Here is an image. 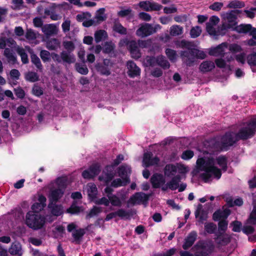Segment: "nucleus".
I'll return each mask as SVG.
<instances>
[{"label": "nucleus", "instance_id": "nucleus-1", "mask_svg": "<svg viewBox=\"0 0 256 256\" xmlns=\"http://www.w3.org/2000/svg\"><path fill=\"white\" fill-rule=\"evenodd\" d=\"M256 132V116L248 122H244L238 126V132H227L222 137H216L204 142L203 153L209 154L199 158L196 161L198 169L200 178L206 182L214 179L219 180L222 172L227 169V158L223 156L214 158L212 155L221 150H226L228 147L232 146L238 140H245L252 137Z\"/></svg>", "mask_w": 256, "mask_h": 256}, {"label": "nucleus", "instance_id": "nucleus-2", "mask_svg": "<svg viewBox=\"0 0 256 256\" xmlns=\"http://www.w3.org/2000/svg\"><path fill=\"white\" fill-rule=\"evenodd\" d=\"M190 170L189 168L181 163L170 164H166L164 170V175L168 178H172L168 182L169 189L176 190L178 187V184L183 176H185Z\"/></svg>", "mask_w": 256, "mask_h": 256}, {"label": "nucleus", "instance_id": "nucleus-3", "mask_svg": "<svg viewBox=\"0 0 256 256\" xmlns=\"http://www.w3.org/2000/svg\"><path fill=\"white\" fill-rule=\"evenodd\" d=\"M46 222L44 216L34 212H28L26 216L25 222L26 226L34 230L42 228Z\"/></svg>", "mask_w": 256, "mask_h": 256}, {"label": "nucleus", "instance_id": "nucleus-4", "mask_svg": "<svg viewBox=\"0 0 256 256\" xmlns=\"http://www.w3.org/2000/svg\"><path fill=\"white\" fill-rule=\"evenodd\" d=\"M241 11L238 10H232L221 14L222 28L223 30L233 29L237 24L238 16Z\"/></svg>", "mask_w": 256, "mask_h": 256}, {"label": "nucleus", "instance_id": "nucleus-5", "mask_svg": "<svg viewBox=\"0 0 256 256\" xmlns=\"http://www.w3.org/2000/svg\"><path fill=\"white\" fill-rule=\"evenodd\" d=\"M124 160V156L122 154H119L114 160L113 163L110 166H107L104 170L102 174L99 176V180L104 181L106 184L110 182L115 175L114 168L120 164Z\"/></svg>", "mask_w": 256, "mask_h": 256}, {"label": "nucleus", "instance_id": "nucleus-6", "mask_svg": "<svg viewBox=\"0 0 256 256\" xmlns=\"http://www.w3.org/2000/svg\"><path fill=\"white\" fill-rule=\"evenodd\" d=\"M161 28V26L158 24L154 25L148 23H144L139 26L136 34L137 36L144 38L156 32Z\"/></svg>", "mask_w": 256, "mask_h": 256}, {"label": "nucleus", "instance_id": "nucleus-7", "mask_svg": "<svg viewBox=\"0 0 256 256\" xmlns=\"http://www.w3.org/2000/svg\"><path fill=\"white\" fill-rule=\"evenodd\" d=\"M220 22V18L218 16H211L209 21L206 24V30L208 34L214 38H218L220 36H224L225 34L222 28L220 30L217 28V24Z\"/></svg>", "mask_w": 256, "mask_h": 256}, {"label": "nucleus", "instance_id": "nucleus-8", "mask_svg": "<svg viewBox=\"0 0 256 256\" xmlns=\"http://www.w3.org/2000/svg\"><path fill=\"white\" fill-rule=\"evenodd\" d=\"M138 6L143 10L146 12L158 11L160 10L162 5L152 1L144 0L138 3Z\"/></svg>", "mask_w": 256, "mask_h": 256}, {"label": "nucleus", "instance_id": "nucleus-9", "mask_svg": "<svg viewBox=\"0 0 256 256\" xmlns=\"http://www.w3.org/2000/svg\"><path fill=\"white\" fill-rule=\"evenodd\" d=\"M149 196L144 192H136L128 200V204L133 205L146 202Z\"/></svg>", "mask_w": 256, "mask_h": 256}, {"label": "nucleus", "instance_id": "nucleus-10", "mask_svg": "<svg viewBox=\"0 0 256 256\" xmlns=\"http://www.w3.org/2000/svg\"><path fill=\"white\" fill-rule=\"evenodd\" d=\"M100 171V165L98 164H94L88 170H85L82 172V176L84 178L90 179L98 175Z\"/></svg>", "mask_w": 256, "mask_h": 256}, {"label": "nucleus", "instance_id": "nucleus-11", "mask_svg": "<svg viewBox=\"0 0 256 256\" xmlns=\"http://www.w3.org/2000/svg\"><path fill=\"white\" fill-rule=\"evenodd\" d=\"M228 44L223 42L216 47L212 48L209 50V54L214 56H224L226 51L228 50Z\"/></svg>", "mask_w": 256, "mask_h": 256}, {"label": "nucleus", "instance_id": "nucleus-12", "mask_svg": "<svg viewBox=\"0 0 256 256\" xmlns=\"http://www.w3.org/2000/svg\"><path fill=\"white\" fill-rule=\"evenodd\" d=\"M180 56L187 66H190L196 61L194 54L192 52V48L188 50L182 51Z\"/></svg>", "mask_w": 256, "mask_h": 256}, {"label": "nucleus", "instance_id": "nucleus-13", "mask_svg": "<svg viewBox=\"0 0 256 256\" xmlns=\"http://www.w3.org/2000/svg\"><path fill=\"white\" fill-rule=\"evenodd\" d=\"M159 162V158L157 156H153L151 152H146L144 154L142 162L146 167L156 165Z\"/></svg>", "mask_w": 256, "mask_h": 256}, {"label": "nucleus", "instance_id": "nucleus-14", "mask_svg": "<svg viewBox=\"0 0 256 256\" xmlns=\"http://www.w3.org/2000/svg\"><path fill=\"white\" fill-rule=\"evenodd\" d=\"M46 198L42 194L40 195L38 198V202L34 203L32 206V212L38 214L46 206Z\"/></svg>", "mask_w": 256, "mask_h": 256}, {"label": "nucleus", "instance_id": "nucleus-15", "mask_svg": "<svg viewBox=\"0 0 256 256\" xmlns=\"http://www.w3.org/2000/svg\"><path fill=\"white\" fill-rule=\"evenodd\" d=\"M64 190L54 188L50 190L48 194L49 202H56L63 196Z\"/></svg>", "mask_w": 256, "mask_h": 256}, {"label": "nucleus", "instance_id": "nucleus-16", "mask_svg": "<svg viewBox=\"0 0 256 256\" xmlns=\"http://www.w3.org/2000/svg\"><path fill=\"white\" fill-rule=\"evenodd\" d=\"M126 66L128 69V74L130 77L134 78L140 74V70L134 62L128 61Z\"/></svg>", "mask_w": 256, "mask_h": 256}, {"label": "nucleus", "instance_id": "nucleus-17", "mask_svg": "<svg viewBox=\"0 0 256 256\" xmlns=\"http://www.w3.org/2000/svg\"><path fill=\"white\" fill-rule=\"evenodd\" d=\"M48 209L54 216H58L63 214V208L61 204H57L56 202H49Z\"/></svg>", "mask_w": 256, "mask_h": 256}, {"label": "nucleus", "instance_id": "nucleus-18", "mask_svg": "<svg viewBox=\"0 0 256 256\" xmlns=\"http://www.w3.org/2000/svg\"><path fill=\"white\" fill-rule=\"evenodd\" d=\"M150 182L153 188H158L164 184L165 179L162 174H154L152 176Z\"/></svg>", "mask_w": 256, "mask_h": 256}, {"label": "nucleus", "instance_id": "nucleus-19", "mask_svg": "<svg viewBox=\"0 0 256 256\" xmlns=\"http://www.w3.org/2000/svg\"><path fill=\"white\" fill-rule=\"evenodd\" d=\"M42 30L46 36L57 34L58 28L54 24H46L42 28Z\"/></svg>", "mask_w": 256, "mask_h": 256}, {"label": "nucleus", "instance_id": "nucleus-20", "mask_svg": "<svg viewBox=\"0 0 256 256\" xmlns=\"http://www.w3.org/2000/svg\"><path fill=\"white\" fill-rule=\"evenodd\" d=\"M197 237V233L194 231L191 232L184 240L182 248L184 250H188L194 244Z\"/></svg>", "mask_w": 256, "mask_h": 256}, {"label": "nucleus", "instance_id": "nucleus-21", "mask_svg": "<svg viewBox=\"0 0 256 256\" xmlns=\"http://www.w3.org/2000/svg\"><path fill=\"white\" fill-rule=\"evenodd\" d=\"M208 214V212L207 210H204L202 206L199 204L195 212L196 218H198V222L201 223H203L204 221L207 220Z\"/></svg>", "mask_w": 256, "mask_h": 256}, {"label": "nucleus", "instance_id": "nucleus-22", "mask_svg": "<svg viewBox=\"0 0 256 256\" xmlns=\"http://www.w3.org/2000/svg\"><path fill=\"white\" fill-rule=\"evenodd\" d=\"M62 62L68 64H73L76 62V58L74 54L70 52L64 50L61 52Z\"/></svg>", "mask_w": 256, "mask_h": 256}, {"label": "nucleus", "instance_id": "nucleus-23", "mask_svg": "<svg viewBox=\"0 0 256 256\" xmlns=\"http://www.w3.org/2000/svg\"><path fill=\"white\" fill-rule=\"evenodd\" d=\"M86 190L89 198L94 200L96 198L98 193L97 188L94 183H88L86 186Z\"/></svg>", "mask_w": 256, "mask_h": 256}, {"label": "nucleus", "instance_id": "nucleus-24", "mask_svg": "<svg viewBox=\"0 0 256 256\" xmlns=\"http://www.w3.org/2000/svg\"><path fill=\"white\" fill-rule=\"evenodd\" d=\"M9 252L11 254L21 256L23 252L20 243L18 242H13L9 248Z\"/></svg>", "mask_w": 256, "mask_h": 256}, {"label": "nucleus", "instance_id": "nucleus-25", "mask_svg": "<svg viewBox=\"0 0 256 256\" xmlns=\"http://www.w3.org/2000/svg\"><path fill=\"white\" fill-rule=\"evenodd\" d=\"M230 214V210L228 209H226L223 211L216 210L213 214L212 218L214 221H218L222 218L226 219Z\"/></svg>", "mask_w": 256, "mask_h": 256}, {"label": "nucleus", "instance_id": "nucleus-26", "mask_svg": "<svg viewBox=\"0 0 256 256\" xmlns=\"http://www.w3.org/2000/svg\"><path fill=\"white\" fill-rule=\"evenodd\" d=\"M215 67L214 62L206 60L202 62L200 66V70L202 72H208L213 70Z\"/></svg>", "mask_w": 256, "mask_h": 256}, {"label": "nucleus", "instance_id": "nucleus-27", "mask_svg": "<svg viewBox=\"0 0 256 256\" xmlns=\"http://www.w3.org/2000/svg\"><path fill=\"white\" fill-rule=\"evenodd\" d=\"M253 28L250 24H241L239 26H236L233 29L238 33L246 34L249 32L250 34Z\"/></svg>", "mask_w": 256, "mask_h": 256}, {"label": "nucleus", "instance_id": "nucleus-28", "mask_svg": "<svg viewBox=\"0 0 256 256\" xmlns=\"http://www.w3.org/2000/svg\"><path fill=\"white\" fill-rule=\"evenodd\" d=\"M131 170L129 166L122 165L118 168V176L121 178H128V175L130 173Z\"/></svg>", "mask_w": 256, "mask_h": 256}, {"label": "nucleus", "instance_id": "nucleus-29", "mask_svg": "<svg viewBox=\"0 0 256 256\" xmlns=\"http://www.w3.org/2000/svg\"><path fill=\"white\" fill-rule=\"evenodd\" d=\"M184 32V28L182 26L174 24L170 28V34L172 36H176L181 35Z\"/></svg>", "mask_w": 256, "mask_h": 256}, {"label": "nucleus", "instance_id": "nucleus-30", "mask_svg": "<svg viewBox=\"0 0 256 256\" xmlns=\"http://www.w3.org/2000/svg\"><path fill=\"white\" fill-rule=\"evenodd\" d=\"M105 10L104 8H100L98 10H97L96 16L94 18L95 20L96 24H98L99 23L104 21L106 17V14H104Z\"/></svg>", "mask_w": 256, "mask_h": 256}, {"label": "nucleus", "instance_id": "nucleus-31", "mask_svg": "<svg viewBox=\"0 0 256 256\" xmlns=\"http://www.w3.org/2000/svg\"><path fill=\"white\" fill-rule=\"evenodd\" d=\"M156 64L160 66L164 69L168 68L170 64L166 58L162 56H158L156 58Z\"/></svg>", "mask_w": 256, "mask_h": 256}, {"label": "nucleus", "instance_id": "nucleus-32", "mask_svg": "<svg viewBox=\"0 0 256 256\" xmlns=\"http://www.w3.org/2000/svg\"><path fill=\"white\" fill-rule=\"evenodd\" d=\"M66 177H60L58 178L56 181L53 183V184L56 188H61L64 190V189L66 186Z\"/></svg>", "mask_w": 256, "mask_h": 256}, {"label": "nucleus", "instance_id": "nucleus-33", "mask_svg": "<svg viewBox=\"0 0 256 256\" xmlns=\"http://www.w3.org/2000/svg\"><path fill=\"white\" fill-rule=\"evenodd\" d=\"M60 46V42L56 38L49 40L46 42V48L50 50H55Z\"/></svg>", "mask_w": 256, "mask_h": 256}, {"label": "nucleus", "instance_id": "nucleus-34", "mask_svg": "<svg viewBox=\"0 0 256 256\" xmlns=\"http://www.w3.org/2000/svg\"><path fill=\"white\" fill-rule=\"evenodd\" d=\"M129 182L128 178H116L111 184V186L114 188L126 186Z\"/></svg>", "mask_w": 256, "mask_h": 256}, {"label": "nucleus", "instance_id": "nucleus-35", "mask_svg": "<svg viewBox=\"0 0 256 256\" xmlns=\"http://www.w3.org/2000/svg\"><path fill=\"white\" fill-rule=\"evenodd\" d=\"M108 37L106 32L104 30H98L94 34V39L96 43L100 42Z\"/></svg>", "mask_w": 256, "mask_h": 256}, {"label": "nucleus", "instance_id": "nucleus-36", "mask_svg": "<svg viewBox=\"0 0 256 256\" xmlns=\"http://www.w3.org/2000/svg\"><path fill=\"white\" fill-rule=\"evenodd\" d=\"M85 234V230L83 228L76 230L72 232V236L75 242H79Z\"/></svg>", "mask_w": 256, "mask_h": 256}, {"label": "nucleus", "instance_id": "nucleus-37", "mask_svg": "<svg viewBox=\"0 0 256 256\" xmlns=\"http://www.w3.org/2000/svg\"><path fill=\"white\" fill-rule=\"evenodd\" d=\"M115 47L114 44L112 41L106 42L104 44L103 52L106 54H110L114 51Z\"/></svg>", "mask_w": 256, "mask_h": 256}, {"label": "nucleus", "instance_id": "nucleus-38", "mask_svg": "<svg viewBox=\"0 0 256 256\" xmlns=\"http://www.w3.org/2000/svg\"><path fill=\"white\" fill-rule=\"evenodd\" d=\"M4 56L7 58L8 62L14 63L16 60V58L12 52V50L8 48H5Z\"/></svg>", "mask_w": 256, "mask_h": 256}, {"label": "nucleus", "instance_id": "nucleus-39", "mask_svg": "<svg viewBox=\"0 0 256 256\" xmlns=\"http://www.w3.org/2000/svg\"><path fill=\"white\" fill-rule=\"evenodd\" d=\"M112 28L114 31L120 34H126V29L124 28L119 22H115Z\"/></svg>", "mask_w": 256, "mask_h": 256}, {"label": "nucleus", "instance_id": "nucleus-40", "mask_svg": "<svg viewBox=\"0 0 256 256\" xmlns=\"http://www.w3.org/2000/svg\"><path fill=\"white\" fill-rule=\"evenodd\" d=\"M97 70L102 75L108 76L110 74V72L108 67L104 66L102 64H98L96 66Z\"/></svg>", "mask_w": 256, "mask_h": 256}, {"label": "nucleus", "instance_id": "nucleus-41", "mask_svg": "<svg viewBox=\"0 0 256 256\" xmlns=\"http://www.w3.org/2000/svg\"><path fill=\"white\" fill-rule=\"evenodd\" d=\"M37 36L38 33L32 29H28L25 34L26 38L30 42L36 40Z\"/></svg>", "mask_w": 256, "mask_h": 256}, {"label": "nucleus", "instance_id": "nucleus-42", "mask_svg": "<svg viewBox=\"0 0 256 256\" xmlns=\"http://www.w3.org/2000/svg\"><path fill=\"white\" fill-rule=\"evenodd\" d=\"M102 208L101 207L94 206L90 211L89 213L86 216L87 218H90L95 216H98L99 214L102 212Z\"/></svg>", "mask_w": 256, "mask_h": 256}, {"label": "nucleus", "instance_id": "nucleus-43", "mask_svg": "<svg viewBox=\"0 0 256 256\" xmlns=\"http://www.w3.org/2000/svg\"><path fill=\"white\" fill-rule=\"evenodd\" d=\"M246 59L247 62L250 66L252 71L253 72H256V71L252 68V66H256V53H254L248 55L247 56Z\"/></svg>", "mask_w": 256, "mask_h": 256}, {"label": "nucleus", "instance_id": "nucleus-44", "mask_svg": "<svg viewBox=\"0 0 256 256\" xmlns=\"http://www.w3.org/2000/svg\"><path fill=\"white\" fill-rule=\"evenodd\" d=\"M31 61L38 70H39L40 71L42 70V66L41 64L40 59L36 54H32L31 55Z\"/></svg>", "mask_w": 256, "mask_h": 256}, {"label": "nucleus", "instance_id": "nucleus-45", "mask_svg": "<svg viewBox=\"0 0 256 256\" xmlns=\"http://www.w3.org/2000/svg\"><path fill=\"white\" fill-rule=\"evenodd\" d=\"M108 198L110 199V203L113 206L120 207L122 206V202L120 198L116 195L110 196Z\"/></svg>", "mask_w": 256, "mask_h": 256}, {"label": "nucleus", "instance_id": "nucleus-46", "mask_svg": "<svg viewBox=\"0 0 256 256\" xmlns=\"http://www.w3.org/2000/svg\"><path fill=\"white\" fill-rule=\"evenodd\" d=\"M176 45L177 47L180 48H185L188 49V50L190 49V48H192L193 46L192 44V42L185 40L178 41L176 42Z\"/></svg>", "mask_w": 256, "mask_h": 256}, {"label": "nucleus", "instance_id": "nucleus-47", "mask_svg": "<svg viewBox=\"0 0 256 256\" xmlns=\"http://www.w3.org/2000/svg\"><path fill=\"white\" fill-rule=\"evenodd\" d=\"M39 76L35 72H30L26 75V78L27 80L30 82H35L38 80Z\"/></svg>", "mask_w": 256, "mask_h": 256}, {"label": "nucleus", "instance_id": "nucleus-48", "mask_svg": "<svg viewBox=\"0 0 256 256\" xmlns=\"http://www.w3.org/2000/svg\"><path fill=\"white\" fill-rule=\"evenodd\" d=\"M204 229L208 234H214L216 230V226L212 222L206 223L204 224Z\"/></svg>", "mask_w": 256, "mask_h": 256}, {"label": "nucleus", "instance_id": "nucleus-49", "mask_svg": "<svg viewBox=\"0 0 256 256\" xmlns=\"http://www.w3.org/2000/svg\"><path fill=\"white\" fill-rule=\"evenodd\" d=\"M15 42L12 38H6L4 37H0V48L4 49L5 48L6 44H10L11 45L14 44Z\"/></svg>", "mask_w": 256, "mask_h": 256}, {"label": "nucleus", "instance_id": "nucleus-50", "mask_svg": "<svg viewBox=\"0 0 256 256\" xmlns=\"http://www.w3.org/2000/svg\"><path fill=\"white\" fill-rule=\"evenodd\" d=\"M116 216H118L122 219H128L130 217L129 212L122 208L116 211Z\"/></svg>", "mask_w": 256, "mask_h": 256}, {"label": "nucleus", "instance_id": "nucleus-51", "mask_svg": "<svg viewBox=\"0 0 256 256\" xmlns=\"http://www.w3.org/2000/svg\"><path fill=\"white\" fill-rule=\"evenodd\" d=\"M138 43L141 48H149L152 44V40L150 38L146 40H138Z\"/></svg>", "mask_w": 256, "mask_h": 256}, {"label": "nucleus", "instance_id": "nucleus-52", "mask_svg": "<svg viewBox=\"0 0 256 256\" xmlns=\"http://www.w3.org/2000/svg\"><path fill=\"white\" fill-rule=\"evenodd\" d=\"M192 52L194 54L196 59L198 58L202 60L206 57V53L202 50L192 48Z\"/></svg>", "mask_w": 256, "mask_h": 256}, {"label": "nucleus", "instance_id": "nucleus-53", "mask_svg": "<svg viewBox=\"0 0 256 256\" xmlns=\"http://www.w3.org/2000/svg\"><path fill=\"white\" fill-rule=\"evenodd\" d=\"M156 58L154 56H148L144 60V64L146 66H155L156 64Z\"/></svg>", "mask_w": 256, "mask_h": 256}, {"label": "nucleus", "instance_id": "nucleus-54", "mask_svg": "<svg viewBox=\"0 0 256 256\" xmlns=\"http://www.w3.org/2000/svg\"><path fill=\"white\" fill-rule=\"evenodd\" d=\"M202 32V30L198 26L193 27L190 32V35L192 38H196L198 37Z\"/></svg>", "mask_w": 256, "mask_h": 256}, {"label": "nucleus", "instance_id": "nucleus-55", "mask_svg": "<svg viewBox=\"0 0 256 256\" xmlns=\"http://www.w3.org/2000/svg\"><path fill=\"white\" fill-rule=\"evenodd\" d=\"M166 54L170 61L174 62L176 60V54L174 50L170 48H166Z\"/></svg>", "mask_w": 256, "mask_h": 256}, {"label": "nucleus", "instance_id": "nucleus-56", "mask_svg": "<svg viewBox=\"0 0 256 256\" xmlns=\"http://www.w3.org/2000/svg\"><path fill=\"white\" fill-rule=\"evenodd\" d=\"M250 34L252 36V38L248 41V45L256 46V28H253Z\"/></svg>", "mask_w": 256, "mask_h": 256}, {"label": "nucleus", "instance_id": "nucleus-57", "mask_svg": "<svg viewBox=\"0 0 256 256\" xmlns=\"http://www.w3.org/2000/svg\"><path fill=\"white\" fill-rule=\"evenodd\" d=\"M18 53L20 56L22 61L24 64H27L28 62V55L22 48H18Z\"/></svg>", "mask_w": 256, "mask_h": 256}, {"label": "nucleus", "instance_id": "nucleus-58", "mask_svg": "<svg viewBox=\"0 0 256 256\" xmlns=\"http://www.w3.org/2000/svg\"><path fill=\"white\" fill-rule=\"evenodd\" d=\"M91 17V14L88 12H82L80 14H78L76 18V20L78 22H84L86 19H88Z\"/></svg>", "mask_w": 256, "mask_h": 256}, {"label": "nucleus", "instance_id": "nucleus-59", "mask_svg": "<svg viewBox=\"0 0 256 256\" xmlns=\"http://www.w3.org/2000/svg\"><path fill=\"white\" fill-rule=\"evenodd\" d=\"M76 70L82 74H86L88 72V70L87 67L83 64H76Z\"/></svg>", "mask_w": 256, "mask_h": 256}, {"label": "nucleus", "instance_id": "nucleus-60", "mask_svg": "<svg viewBox=\"0 0 256 256\" xmlns=\"http://www.w3.org/2000/svg\"><path fill=\"white\" fill-rule=\"evenodd\" d=\"M93 201L97 204H104L105 206H108L110 204V199L104 196L101 198L94 199Z\"/></svg>", "mask_w": 256, "mask_h": 256}, {"label": "nucleus", "instance_id": "nucleus-61", "mask_svg": "<svg viewBox=\"0 0 256 256\" xmlns=\"http://www.w3.org/2000/svg\"><path fill=\"white\" fill-rule=\"evenodd\" d=\"M228 50L232 52L236 53L238 52H240L242 50L241 46L236 44H228Z\"/></svg>", "mask_w": 256, "mask_h": 256}, {"label": "nucleus", "instance_id": "nucleus-62", "mask_svg": "<svg viewBox=\"0 0 256 256\" xmlns=\"http://www.w3.org/2000/svg\"><path fill=\"white\" fill-rule=\"evenodd\" d=\"M40 56L43 62H48L50 59V52L46 50H42L40 52Z\"/></svg>", "mask_w": 256, "mask_h": 256}, {"label": "nucleus", "instance_id": "nucleus-63", "mask_svg": "<svg viewBox=\"0 0 256 256\" xmlns=\"http://www.w3.org/2000/svg\"><path fill=\"white\" fill-rule=\"evenodd\" d=\"M228 225V222L226 220L220 221L218 224V230L220 232H224L227 229Z\"/></svg>", "mask_w": 256, "mask_h": 256}, {"label": "nucleus", "instance_id": "nucleus-64", "mask_svg": "<svg viewBox=\"0 0 256 256\" xmlns=\"http://www.w3.org/2000/svg\"><path fill=\"white\" fill-rule=\"evenodd\" d=\"M194 155V154L192 150H186L182 152L181 158L182 159L184 160H189L193 157Z\"/></svg>", "mask_w": 256, "mask_h": 256}]
</instances>
